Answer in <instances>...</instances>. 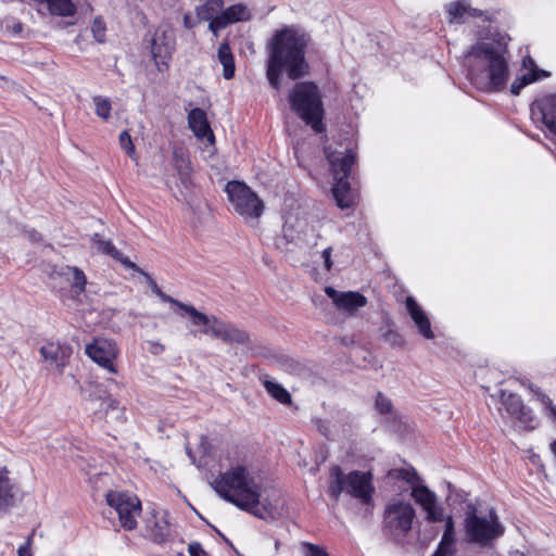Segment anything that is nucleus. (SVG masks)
<instances>
[{"label": "nucleus", "instance_id": "obj_1", "mask_svg": "<svg viewBox=\"0 0 556 556\" xmlns=\"http://www.w3.org/2000/svg\"><path fill=\"white\" fill-rule=\"evenodd\" d=\"M312 42L308 33L298 26L277 29L267 42L266 78L279 90L283 74L296 81L289 91L291 111L316 134L326 131L323 94L313 80L298 81L311 73L306 50Z\"/></svg>", "mask_w": 556, "mask_h": 556}, {"label": "nucleus", "instance_id": "obj_2", "mask_svg": "<svg viewBox=\"0 0 556 556\" xmlns=\"http://www.w3.org/2000/svg\"><path fill=\"white\" fill-rule=\"evenodd\" d=\"M509 37L494 33L486 41L470 47L468 56L476 62L467 68V78L478 90L500 92L506 88L509 77Z\"/></svg>", "mask_w": 556, "mask_h": 556}, {"label": "nucleus", "instance_id": "obj_3", "mask_svg": "<svg viewBox=\"0 0 556 556\" xmlns=\"http://www.w3.org/2000/svg\"><path fill=\"white\" fill-rule=\"evenodd\" d=\"M212 485L225 501L255 517L264 518L258 509L261 488L250 476L247 466L237 465L220 472Z\"/></svg>", "mask_w": 556, "mask_h": 556}, {"label": "nucleus", "instance_id": "obj_4", "mask_svg": "<svg viewBox=\"0 0 556 556\" xmlns=\"http://www.w3.org/2000/svg\"><path fill=\"white\" fill-rule=\"evenodd\" d=\"M324 152L334 179L331 191L337 205L341 210L355 207L359 201V194L356 189L352 188L349 178L352 174V166L356 163V152L352 148L338 150L331 144L326 146Z\"/></svg>", "mask_w": 556, "mask_h": 556}, {"label": "nucleus", "instance_id": "obj_5", "mask_svg": "<svg viewBox=\"0 0 556 556\" xmlns=\"http://www.w3.org/2000/svg\"><path fill=\"white\" fill-rule=\"evenodd\" d=\"M329 475L327 494L332 501L338 502L341 494L345 492L364 505L371 504L375 493L371 471L352 470L344 473L340 466L334 465L330 468Z\"/></svg>", "mask_w": 556, "mask_h": 556}, {"label": "nucleus", "instance_id": "obj_6", "mask_svg": "<svg viewBox=\"0 0 556 556\" xmlns=\"http://www.w3.org/2000/svg\"><path fill=\"white\" fill-rule=\"evenodd\" d=\"M464 529L468 542L482 547L492 545V543L503 536L505 532L504 526L493 509L490 510L489 517L485 518L478 515V508L472 503L467 504Z\"/></svg>", "mask_w": 556, "mask_h": 556}, {"label": "nucleus", "instance_id": "obj_7", "mask_svg": "<svg viewBox=\"0 0 556 556\" xmlns=\"http://www.w3.org/2000/svg\"><path fill=\"white\" fill-rule=\"evenodd\" d=\"M390 475L412 485V497L426 513L429 522H441L443 520V507L438 504L437 495L428 486L419 484L420 477L415 468L394 469Z\"/></svg>", "mask_w": 556, "mask_h": 556}, {"label": "nucleus", "instance_id": "obj_8", "mask_svg": "<svg viewBox=\"0 0 556 556\" xmlns=\"http://www.w3.org/2000/svg\"><path fill=\"white\" fill-rule=\"evenodd\" d=\"M416 511L413 505L402 500H394L386 505L382 514L384 535L399 543L410 532Z\"/></svg>", "mask_w": 556, "mask_h": 556}, {"label": "nucleus", "instance_id": "obj_9", "mask_svg": "<svg viewBox=\"0 0 556 556\" xmlns=\"http://www.w3.org/2000/svg\"><path fill=\"white\" fill-rule=\"evenodd\" d=\"M89 401L99 403V407L92 412L91 421L101 426L108 425L112 428L124 425L127 420L126 409L119 405V402L112 396L109 390L102 386H97L89 393Z\"/></svg>", "mask_w": 556, "mask_h": 556}, {"label": "nucleus", "instance_id": "obj_10", "mask_svg": "<svg viewBox=\"0 0 556 556\" xmlns=\"http://www.w3.org/2000/svg\"><path fill=\"white\" fill-rule=\"evenodd\" d=\"M228 201L235 212L243 218L258 219L264 212V203L245 182L230 180L225 186Z\"/></svg>", "mask_w": 556, "mask_h": 556}, {"label": "nucleus", "instance_id": "obj_11", "mask_svg": "<svg viewBox=\"0 0 556 556\" xmlns=\"http://www.w3.org/2000/svg\"><path fill=\"white\" fill-rule=\"evenodd\" d=\"M143 45L149 50L157 71L161 73L167 72L176 49V39L173 30L170 28L156 27L144 36Z\"/></svg>", "mask_w": 556, "mask_h": 556}, {"label": "nucleus", "instance_id": "obj_12", "mask_svg": "<svg viewBox=\"0 0 556 556\" xmlns=\"http://www.w3.org/2000/svg\"><path fill=\"white\" fill-rule=\"evenodd\" d=\"M106 503L117 516L122 528L132 531L137 528V518L141 515V502L136 495L127 492L109 491L105 495Z\"/></svg>", "mask_w": 556, "mask_h": 556}, {"label": "nucleus", "instance_id": "obj_13", "mask_svg": "<svg viewBox=\"0 0 556 556\" xmlns=\"http://www.w3.org/2000/svg\"><path fill=\"white\" fill-rule=\"evenodd\" d=\"M119 348L113 339L96 337L85 346V354L99 367L112 375L119 372L117 359Z\"/></svg>", "mask_w": 556, "mask_h": 556}, {"label": "nucleus", "instance_id": "obj_14", "mask_svg": "<svg viewBox=\"0 0 556 556\" xmlns=\"http://www.w3.org/2000/svg\"><path fill=\"white\" fill-rule=\"evenodd\" d=\"M503 404L506 412L519 422L522 430L532 431L539 427V418L529 406L525 405L517 394H508L504 399Z\"/></svg>", "mask_w": 556, "mask_h": 556}, {"label": "nucleus", "instance_id": "obj_15", "mask_svg": "<svg viewBox=\"0 0 556 556\" xmlns=\"http://www.w3.org/2000/svg\"><path fill=\"white\" fill-rule=\"evenodd\" d=\"M203 333H210L226 343H250V336L245 330H242L230 323H225L216 316H212V326L210 328H205Z\"/></svg>", "mask_w": 556, "mask_h": 556}, {"label": "nucleus", "instance_id": "obj_16", "mask_svg": "<svg viewBox=\"0 0 556 556\" xmlns=\"http://www.w3.org/2000/svg\"><path fill=\"white\" fill-rule=\"evenodd\" d=\"M325 293L339 311L349 315H354L359 308L367 305V298L357 291L340 292L332 287H326Z\"/></svg>", "mask_w": 556, "mask_h": 556}, {"label": "nucleus", "instance_id": "obj_17", "mask_svg": "<svg viewBox=\"0 0 556 556\" xmlns=\"http://www.w3.org/2000/svg\"><path fill=\"white\" fill-rule=\"evenodd\" d=\"M251 14L248 8L242 3L232 4L222 9L219 15L208 24V29L217 36L218 33L233 23L249 21Z\"/></svg>", "mask_w": 556, "mask_h": 556}, {"label": "nucleus", "instance_id": "obj_18", "mask_svg": "<svg viewBox=\"0 0 556 556\" xmlns=\"http://www.w3.org/2000/svg\"><path fill=\"white\" fill-rule=\"evenodd\" d=\"M533 119L540 121L553 134H556V94L536 99L531 105Z\"/></svg>", "mask_w": 556, "mask_h": 556}, {"label": "nucleus", "instance_id": "obj_19", "mask_svg": "<svg viewBox=\"0 0 556 556\" xmlns=\"http://www.w3.org/2000/svg\"><path fill=\"white\" fill-rule=\"evenodd\" d=\"M40 355L54 364L60 372L67 366L73 353L72 346L60 341H47L40 349Z\"/></svg>", "mask_w": 556, "mask_h": 556}, {"label": "nucleus", "instance_id": "obj_20", "mask_svg": "<svg viewBox=\"0 0 556 556\" xmlns=\"http://www.w3.org/2000/svg\"><path fill=\"white\" fill-rule=\"evenodd\" d=\"M92 241L100 252L121 263L125 268L132 269L139 274H143V270L136 263L125 256L119 250H117L112 241L103 239L99 233H94Z\"/></svg>", "mask_w": 556, "mask_h": 556}, {"label": "nucleus", "instance_id": "obj_21", "mask_svg": "<svg viewBox=\"0 0 556 556\" xmlns=\"http://www.w3.org/2000/svg\"><path fill=\"white\" fill-rule=\"evenodd\" d=\"M406 309L418 328L419 333L426 339H433L434 333L431 328V323L427 314L422 311L419 304L413 296H407L405 300Z\"/></svg>", "mask_w": 556, "mask_h": 556}, {"label": "nucleus", "instance_id": "obj_22", "mask_svg": "<svg viewBox=\"0 0 556 556\" xmlns=\"http://www.w3.org/2000/svg\"><path fill=\"white\" fill-rule=\"evenodd\" d=\"M188 125L195 137L200 139L207 138L214 141V134L207 121L204 110L200 108L192 109L188 114Z\"/></svg>", "mask_w": 556, "mask_h": 556}, {"label": "nucleus", "instance_id": "obj_23", "mask_svg": "<svg viewBox=\"0 0 556 556\" xmlns=\"http://www.w3.org/2000/svg\"><path fill=\"white\" fill-rule=\"evenodd\" d=\"M173 162L179 180L182 185L187 186L190 182L192 176V166L188 150L182 146H174Z\"/></svg>", "mask_w": 556, "mask_h": 556}, {"label": "nucleus", "instance_id": "obj_24", "mask_svg": "<svg viewBox=\"0 0 556 556\" xmlns=\"http://www.w3.org/2000/svg\"><path fill=\"white\" fill-rule=\"evenodd\" d=\"M67 276L73 277V281L71 282V288L76 295H79L83 292H85L86 285H87V277L80 268H78L76 266L65 265V266L60 267L59 269H56V268L53 269V271L50 274L51 278L67 277Z\"/></svg>", "mask_w": 556, "mask_h": 556}, {"label": "nucleus", "instance_id": "obj_25", "mask_svg": "<svg viewBox=\"0 0 556 556\" xmlns=\"http://www.w3.org/2000/svg\"><path fill=\"white\" fill-rule=\"evenodd\" d=\"M217 58L223 65V76L225 79H231L235 76L236 65L235 56L231 51L230 45L227 40L219 43Z\"/></svg>", "mask_w": 556, "mask_h": 556}, {"label": "nucleus", "instance_id": "obj_26", "mask_svg": "<svg viewBox=\"0 0 556 556\" xmlns=\"http://www.w3.org/2000/svg\"><path fill=\"white\" fill-rule=\"evenodd\" d=\"M14 502L13 485L8 477L7 468H2L0 469V510L13 506Z\"/></svg>", "mask_w": 556, "mask_h": 556}, {"label": "nucleus", "instance_id": "obj_27", "mask_svg": "<svg viewBox=\"0 0 556 556\" xmlns=\"http://www.w3.org/2000/svg\"><path fill=\"white\" fill-rule=\"evenodd\" d=\"M223 8V0H206L203 4L197 7L195 13L199 21H206L210 24L219 15Z\"/></svg>", "mask_w": 556, "mask_h": 556}, {"label": "nucleus", "instance_id": "obj_28", "mask_svg": "<svg viewBox=\"0 0 556 556\" xmlns=\"http://www.w3.org/2000/svg\"><path fill=\"white\" fill-rule=\"evenodd\" d=\"M263 386L267 393L277 402L283 405H290L292 403L291 394L278 382L265 379L263 380Z\"/></svg>", "mask_w": 556, "mask_h": 556}, {"label": "nucleus", "instance_id": "obj_29", "mask_svg": "<svg viewBox=\"0 0 556 556\" xmlns=\"http://www.w3.org/2000/svg\"><path fill=\"white\" fill-rule=\"evenodd\" d=\"M469 4L465 0H457L447 5L446 12L450 22L462 23L468 16Z\"/></svg>", "mask_w": 556, "mask_h": 556}, {"label": "nucleus", "instance_id": "obj_30", "mask_svg": "<svg viewBox=\"0 0 556 556\" xmlns=\"http://www.w3.org/2000/svg\"><path fill=\"white\" fill-rule=\"evenodd\" d=\"M179 309L186 312L194 326H207L212 324V316L208 317L202 312H199L193 305L186 304L181 301L176 305Z\"/></svg>", "mask_w": 556, "mask_h": 556}, {"label": "nucleus", "instance_id": "obj_31", "mask_svg": "<svg viewBox=\"0 0 556 556\" xmlns=\"http://www.w3.org/2000/svg\"><path fill=\"white\" fill-rule=\"evenodd\" d=\"M94 103V113L103 121H109L111 117L112 103L109 98L102 96H94L92 98Z\"/></svg>", "mask_w": 556, "mask_h": 556}, {"label": "nucleus", "instance_id": "obj_32", "mask_svg": "<svg viewBox=\"0 0 556 556\" xmlns=\"http://www.w3.org/2000/svg\"><path fill=\"white\" fill-rule=\"evenodd\" d=\"M91 33L96 41L104 43L106 41V23L102 16H96L92 25Z\"/></svg>", "mask_w": 556, "mask_h": 556}, {"label": "nucleus", "instance_id": "obj_33", "mask_svg": "<svg viewBox=\"0 0 556 556\" xmlns=\"http://www.w3.org/2000/svg\"><path fill=\"white\" fill-rule=\"evenodd\" d=\"M536 80L538 76H535V73H526L513 81L510 86V92L517 96L520 93L521 89Z\"/></svg>", "mask_w": 556, "mask_h": 556}, {"label": "nucleus", "instance_id": "obj_34", "mask_svg": "<svg viewBox=\"0 0 556 556\" xmlns=\"http://www.w3.org/2000/svg\"><path fill=\"white\" fill-rule=\"evenodd\" d=\"M118 139H119V144H121L122 149L125 151V153L131 160L137 161L138 155H137L136 148H135V146L132 143L131 136L129 135V132L127 130H123L119 134V138Z\"/></svg>", "mask_w": 556, "mask_h": 556}, {"label": "nucleus", "instance_id": "obj_35", "mask_svg": "<svg viewBox=\"0 0 556 556\" xmlns=\"http://www.w3.org/2000/svg\"><path fill=\"white\" fill-rule=\"evenodd\" d=\"M538 400L544 407L545 414L548 418L556 421V406L553 403V400L545 393L541 392L539 389L535 391Z\"/></svg>", "mask_w": 556, "mask_h": 556}, {"label": "nucleus", "instance_id": "obj_36", "mask_svg": "<svg viewBox=\"0 0 556 556\" xmlns=\"http://www.w3.org/2000/svg\"><path fill=\"white\" fill-rule=\"evenodd\" d=\"M144 277H147L149 286L154 294H156L161 301L165 303H170L172 305H177L179 303L178 300L172 298L170 295L166 294L161 290V288L157 286L154 279H152L146 271L142 274Z\"/></svg>", "mask_w": 556, "mask_h": 556}, {"label": "nucleus", "instance_id": "obj_37", "mask_svg": "<svg viewBox=\"0 0 556 556\" xmlns=\"http://www.w3.org/2000/svg\"><path fill=\"white\" fill-rule=\"evenodd\" d=\"M382 339L393 348H402L405 344L403 336L394 329H388L383 332Z\"/></svg>", "mask_w": 556, "mask_h": 556}, {"label": "nucleus", "instance_id": "obj_38", "mask_svg": "<svg viewBox=\"0 0 556 556\" xmlns=\"http://www.w3.org/2000/svg\"><path fill=\"white\" fill-rule=\"evenodd\" d=\"M375 406L377 410L382 415L390 414L393 408L391 400L387 397L382 392H378L376 396Z\"/></svg>", "mask_w": 556, "mask_h": 556}, {"label": "nucleus", "instance_id": "obj_39", "mask_svg": "<svg viewBox=\"0 0 556 556\" xmlns=\"http://www.w3.org/2000/svg\"><path fill=\"white\" fill-rule=\"evenodd\" d=\"M442 521H445V526H444V531H443V535H442L441 540L455 543L456 542L455 523H454L453 517L452 516H447L446 518L443 517Z\"/></svg>", "mask_w": 556, "mask_h": 556}, {"label": "nucleus", "instance_id": "obj_40", "mask_svg": "<svg viewBox=\"0 0 556 556\" xmlns=\"http://www.w3.org/2000/svg\"><path fill=\"white\" fill-rule=\"evenodd\" d=\"M301 545L305 556H329L328 552L317 544L303 542Z\"/></svg>", "mask_w": 556, "mask_h": 556}, {"label": "nucleus", "instance_id": "obj_41", "mask_svg": "<svg viewBox=\"0 0 556 556\" xmlns=\"http://www.w3.org/2000/svg\"><path fill=\"white\" fill-rule=\"evenodd\" d=\"M435 552L445 556H454L456 553L455 543L441 540L437 546Z\"/></svg>", "mask_w": 556, "mask_h": 556}, {"label": "nucleus", "instance_id": "obj_42", "mask_svg": "<svg viewBox=\"0 0 556 556\" xmlns=\"http://www.w3.org/2000/svg\"><path fill=\"white\" fill-rule=\"evenodd\" d=\"M33 536H34V533H31L27 538L26 542L18 547V549H17L18 556H33V553H31Z\"/></svg>", "mask_w": 556, "mask_h": 556}, {"label": "nucleus", "instance_id": "obj_43", "mask_svg": "<svg viewBox=\"0 0 556 556\" xmlns=\"http://www.w3.org/2000/svg\"><path fill=\"white\" fill-rule=\"evenodd\" d=\"M190 556H207V553L199 542H192L188 546Z\"/></svg>", "mask_w": 556, "mask_h": 556}, {"label": "nucleus", "instance_id": "obj_44", "mask_svg": "<svg viewBox=\"0 0 556 556\" xmlns=\"http://www.w3.org/2000/svg\"><path fill=\"white\" fill-rule=\"evenodd\" d=\"M527 62H529L533 68H531L528 73H535V76H538V80L541 79V78H545L549 75L548 72L544 71V70H540L536 67V65L534 64V61L530 58L528 59H525L523 60V65L526 66L527 65Z\"/></svg>", "mask_w": 556, "mask_h": 556}, {"label": "nucleus", "instance_id": "obj_45", "mask_svg": "<svg viewBox=\"0 0 556 556\" xmlns=\"http://www.w3.org/2000/svg\"><path fill=\"white\" fill-rule=\"evenodd\" d=\"M148 351L154 355L161 354L165 350V346L157 341H148Z\"/></svg>", "mask_w": 556, "mask_h": 556}, {"label": "nucleus", "instance_id": "obj_46", "mask_svg": "<svg viewBox=\"0 0 556 556\" xmlns=\"http://www.w3.org/2000/svg\"><path fill=\"white\" fill-rule=\"evenodd\" d=\"M182 24L186 29H192L197 26V21H194L190 13H186L182 18Z\"/></svg>", "mask_w": 556, "mask_h": 556}, {"label": "nucleus", "instance_id": "obj_47", "mask_svg": "<svg viewBox=\"0 0 556 556\" xmlns=\"http://www.w3.org/2000/svg\"><path fill=\"white\" fill-rule=\"evenodd\" d=\"M331 248H327L323 251V257L325 261V267L327 270L331 269L332 262H331Z\"/></svg>", "mask_w": 556, "mask_h": 556}, {"label": "nucleus", "instance_id": "obj_48", "mask_svg": "<svg viewBox=\"0 0 556 556\" xmlns=\"http://www.w3.org/2000/svg\"><path fill=\"white\" fill-rule=\"evenodd\" d=\"M468 16L469 17H480V18L488 20V17L485 16V12L484 11L476 9V8H471L470 5H469V9H468Z\"/></svg>", "mask_w": 556, "mask_h": 556}, {"label": "nucleus", "instance_id": "obj_49", "mask_svg": "<svg viewBox=\"0 0 556 556\" xmlns=\"http://www.w3.org/2000/svg\"><path fill=\"white\" fill-rule=\"evenodd\" d=\"M24 29V25L22 22L16 21L13 23L12 30L14 34H21Z\"/></svg>", "mask_w": 556, "mask_h": 556}, {"label": "nucleus", "instance_id": "obj_50", "mask_svg": "<svg viewBox=\"0 0 556 556\" xmlns=\"http://www.w3.org/2000/svg\"><path fill=\"white\" fill-rule=\"evenodd\" d=\"M551 451L556 457V440L551 443Z\"/></svg>", "mask_w": 556, "mask_h": 556}, {"label": "nucleus", "instance_id": "obj_51", "mask_svg": "<svg viewBox=\"0 0 556 556\" xmlns=\"http://www.w3.org/2000/svg\"><path fill=\"white\" fill-rule=\"evenodd\" d=\"M216 531L224 539L225 542H227L229 545H231V542L224 534H222L218 530H216Z\"/></svg>", "mask_w": 556, "mask_h": 556}, {"label": "nucleus", "instance_id": "obj_52", "mask_svg": "<svg viewBox=\"0 0 556 556\" xmlns=\"http://www.w3.org/2000/svg\"><path fill=\"white\" fill-rule=\"evenodd\" d=\"M432 556H445V555H442V554H440V553H438V552H435V551H434V553L432 554Z\"/></svg>", "mask_w": 556, "mask_h": 556}]
</instances>
